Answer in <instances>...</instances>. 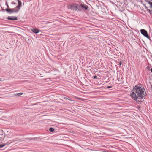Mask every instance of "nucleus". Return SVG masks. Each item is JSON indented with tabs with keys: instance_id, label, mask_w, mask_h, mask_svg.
Returning a JSON list of instances; mask_svg holds the SVG:
<instances>
[{
	"instance_id": "1",
	"label": "nucleus",
	"mask_w": 152,
	"mask_h": 152,
	"mask_svg": "<svg viewBox=\"0 0 152 152\" xmlns=\"http://www.w3.org/2000/svg\"><path fill=\"white\" fill-rule=\"evenodd\" d=\"M145 89L138 86H135L132 91V93L130 94L132 98L137 102H140V100L142 99L143 96L146 95V92H144Z\"/></svg>"
},
{
	"instance_id": "2",
	"label": "nucleus",
	"mask_w": 152,
	"mask_h": 152,
	"mask_svg": "<svg viewBox=\"0 0 152 152\" xmlns=\"http://www.w3.org/2000/svg\"><path fill=\"white\" fill-rule=\"evenodd\" d=\"M71 8L72 10H80V9L79 5L77 4H73L71 6Z\"/></svg>"
},
{
	"instance_id": "3",
	"label": "nucleus",
	"mask_w": 152,
	"mask_h": 152,
	"mask_svg": "<svg viewBox=\"0 0 152 152\" xmlns=\"http://www.w3.org/2000/svg\"><path fill=\"white\" fill-rule=\"evenodd\" d=\"M16 8L14 9H7L6 10V11L8 13H11L14 12H18L19 10H18L16 9Z\"/></svg>"
},
{
	"instance_id": "4",
	"label": "nucleus",
	"mask_w": 152,
	"mask_h": 152,
	"mask_svg": "<svg viewBox=\"0 0 152 152\" xmlns=\"http://www.w3.org/2000/svg\"><path fill=\"white\" fill-rule=\"evenodd\" d=\"M140 31L141 34L145 37L148 39L150 38V36L148 35L147 32L144 29H141Z\"/></svg>"
},
{
	"instance_id": "5",
	"label": "nucleus",
	"mask_w": 152,
	"mask_h": 152,
	"mask_svg": "<svg viewBox=\"0 0 152 152\" xmlns=\"http://www.w3.org/2000/svg\"><path fill=\"white\" fill-rule=\"evenodd\" d=\"M7 19L8 20H15L17 19V17L14 16H8Z\"/></svg>"
},
{
	"instance_id": "6",
	"label": "nucleus",
	"mask_w": 152,
	"mask_h": 152,
	"mask_svg": "<svg viewBox=\"0 0 152 152\" xmlns=\"http://www.w3.org/2000/svg\"><path fill=\"white\" fill-rule=\"evenodd\" d=\"M18 2V5L16 7V8H18V10H19L20 7L21 6V2L19 0H17Z\"/></svg>"
},
{
	"instance_id": "7",
	"label": "nucleus",
	"mask_w": 152,
	"mask_h": 152,
	"mask_svg": "<svg viewBox=\"0 0 152 152\" xmlns=\"http://www.w3.org/2000/svg\"><path fill=\"white\" fill-rule=\"evenodd\" d=\"M80 7L83 9H87L88 8V6L87 5H84L82 4H80Z\"/></svg>"
},
{
	"instance_id": "8",
	"label": "nucleus",
	"mask_w": 152,
	"mask_h": 152,
	"mask_svg": "<svg viewBox=\"0 0 152 152\" xmlns=\"http://www.w3.org/2000/svg\"><path fill=\"white\" fill-rule=\"evenodd\" d=\"M32 31L35 33H38L39 31L37 28H34L31 29Z\"/></svg>"
},
{
	"instance_id": "9",
	"label": "nucleus",
	"mask_w": 152,
	"mask_h": 152,
	"mask_svg": "<svg viewBox=\"0 0 152 152\" xmlns=\"http://www.w3.org/2000/svg\"><path fill=\"white\" fill-rule=\"evenodd\" d=\"M23 94L22 93H17L15 94V96H20Z\"/></svg>"
},
{
	"instance_id": "10",
	"label": "nucleus",
	"mask_w": 152,
	"mask_h": 152,
	"mask_svg": "<svg viewBox=\"0 0 152 152\" xmlns=\"http://www.w3.org/2000/svg\"><path fill=\"white\" fill-rule=\"evenodd\" d=\"M7 145V143H4L2 145L0 144V148H1L4 146L5 145Z\"/></svg>"
},
{
	"instance_id": "11",
	"label": "nucleus",
	"mask_w": 152,
	"mask_h": 152,
	"mask_svg": "<svg viewBox=\"0 0 152 152\" xmlns=\"http://www.w3.org/2000/svg\"><path fill=\"white\" fill-rule=\"evenodd\" d=\"M148 3L150 4V7L151 8H152V2L149 1L148 2Z\"/></svg>"
},
{
	"instance_id": "12",
	"label": "nucleus",
	"mask_w": 152,
	"mask_h": 152,
	"mask_svg": "<svg viewBox=\"0 0 152 152\" xmlns=\"http://www.w3.org/2000/svg\"><path fill=\"white\" fill-rule=\"evenodd\" d=\"M144 6H145V9L146 10H147V11L148 12H150L151 10H150L148 9V7L146 6L145 5Z\"/></svg>"
},
{
	"instance_id": "13",
	"label": "nucleus",
	"mask_w": 152,
	"mask_h": 152,
	"mask_svg": "<svg viewBox=\"0 0 152 152\" xmlns=\"http://www.w3.org/2000/svg\"><path fill=\"white\" fill-rule=\"evenodd\" d=\"M49 130L51 132H53L54 131V129L53 128H49Z\"/></svg>"
},
{
	"instance_id": "14",
	"label": "nucleus",
	"mask_w": 152,
	"mask_h": 152,
	"mask_svg": "<svg viewBox=\"0 0 152 152\" xmlns=\"http://www.w3.org/2000/svg\"><path fill=\"white\" fill-rule=\"evenodd\" d=\"M64 99H67L68 100H70V101H73V100H71V99H69L66 97H64Z\"/></svg>"
},
{
	"instance_id": "15",
	"label": "nucleus",
	"mask_w": 152,
	"mask_h": 152,
	"mask_svg": "<svg viewBox=\"0 0 152 152\" xmlns=\"http://www.w3.org/2000/svg\"><path fill=\"white\" fill-rule=\"evenodd\" d=\"M97 77V76L96 75H95L93 77V78L94 79H96Z\"/></svg>"
},
{
	"instance_id": "16",
	"label": "nucleus",
	"mask_w": 152,
	"mask_h": 152,
	"mask_svg": "<svg viewBox=\"0 0 152 152\" xmlns=\"http://www.w3.org/2000/svg\"><path fill=\"white\" fill-rule=\"evenodd\" d=\"M119 64L120 65H121V64H122V62H121V61H120L119 63Z\"/></svg>"
},
{
	"instance_id": "17",
	"label": "nucleus",
	"mask_w": 152,
	"mask_h": 152,
	"mask_svg": "<svg viewBox=\"0 0 152 152\" xmlns=\"http://www.w3.org/2000/svg\"><path fill=\"white\" fill-rule=\"evenodd\" d=\"M111 88V86H108L107 87V88Z\"/></svg>"
},
{
	"instance_id": "18",
	"label": "nucleus",
	"mask_w": 152,
	"mask_h": 152,
	"mask_svg": "<svg viewBox=\"0 0 152 152\" xmlns=\"http://www.w3.org/2000/svg\"><path fill=\"white\" fill-rule=\"evenodd\" d=\"M151 72L152 73V68H151Z\"/></svg>"
},
{
	"instance_id": "19",
	"label": "nucleus",
	"mask_w": 152,
	"mask_h": 152,
	"mask_svg": "<svg viewBox=\"0 0 152 152\" xmlns=\"http://www.w3.org/2000/svg\"><path fill=\"white\" fill-rule=\"evenodd\" d=\"M12 4H15V3L14 2L12 3Z\"/></svg>"
},
{
	"instance_id": "20",
	"label": "nucleus",
	"mask_w": 152,
	"mask_h": 152,
	"mask_svg": "<svg viewBox=\"0 0 152 152\" xmlns=\"http://www.w3.org/2000/svg\"><path fill=\"white\" fill-rule=\"evenodd\" d=\"M7 6L8 7H9V6L7 4Z\"/></svg>"
},
{
	"instance_id": "21",
	"label": "nucleus",
	"mask_w": 152,
	"mask_h": 152,
	"mask_svg": "<svg viewBox=\"0 0 152 152\" xmlns=\"http://www.w3.org/2000/svg\"><path fill=\"white\" fill-rule=\"evenodd\" d=\"M1 81V79L0 78V81Z\"/></svg>"
},
{
	"instance_id": "22",
	"label": "nucleus",
	"mask_w": 152,
	"mask_h": 152,
	"mask_svg": "<svg viewBox=\"0 0 152 152\" xmlns=\"http://www.w3.org/2000/svg\"><path fill=\"white\" fill-rule=\"evenodd\" d=\"M151 87L152 88V85L151 86Z\"/></svg>"
}]
</instances>
